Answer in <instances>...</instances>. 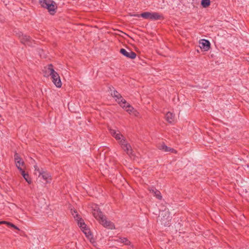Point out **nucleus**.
Returning <instances> with one entry per match:
<instances>
[{"label": "nucleus", "mask_w": 249, "mask_h": 249, "mask_svg": "<svg viewBox=\"0 0 249 249\" xmlns=\"http://www.w3.org/2000/svg\"><path fill=\"white\" fill-rule=\"evenodd\" d=\"M93 215L94 217L99 221L104 227L110 229H115L114 224L110 221L107 220L106 217L103 214V213L99 208L94 209L92 212Z\"/></svg>", "instance_id": "nucleus-1"}, {"label": "nucleus", "mask_w": 249, "mask_h": 249, "mask_svg": "<svg viewBox=\"0 0 249 249\" xmlns=\"http://www.w3.org/2000/svg\"><path fill=\"white\" fill-rule=\"evenodd\" d=\"M134 16L136 17H141L144 19H150L152 20H156L163 18L162 15L157 12H145L142 13L140 15H134Z\"/></svg>", "instance_id": "nucleus-2"}, {"label": "nucleus", "mask_w": 249, "mask_h": 249, "mask_svg": "<svg viewBox=\"0 0 249 249\" xmlns=\"http://www.w3.org/2000/svg\"><path fill=\"white\" fill-rule=\"evenodd\" d=\"M40 4L43 7L46 8L51 15L56 12L57 6L54 1L52 0H39Z\"/></svg>", "instance_id": "nucleus-3"}, {"label": "nucleus", "mask_w": 249, "mask_h": 249, "mask_svg": "<svg viewBox=\"0 0 249 249\" xmlns=\"http://www.w3.org/2000/svg\"><path fill=\"white\" fill-rule=\"evenodd\" d=\"M19 38L21 43L29 46H32L34 44V40L27 35L21 33L19 35Z\"/></svg>", "instance_id": "nucleus-4"}, {"label": "nucleus", "mask_w": 249, "mask_h": 249, "mask_svg": "<svg viewBox=\"0 0 249 249\" xmlns=\"http://www.w3.org/2000/svg\"><path fill=\"white\" fill-rule=\"evenodd\" d=\"M51 71L52 73H53L51 76L53 82L56 86V87L60 88L62 86V82L59 74L55 71Z\"/></svg>", "instance_id": "nucleus-5"}, {"label": "nucleus", "mask_w": 249, "mask_h": 249, "mask_svg": "<svg viewBox=\"0 0 249 249\" xmlns=\"http://www.w3.org/2000/svg\"><path fill=\"white\" fill-rule=\"evenodd\" d=\"M119 143L121 145L122 148L123 150L128 154L131 155L132 154V150L131 145L126 142V141L124 139H122L119 141Z\"/></svg>", "instance_id": "nucleus-6"}, {"label": "nucleus", "mask_w": 249, "mask_h": 249, "mask_svg": "<svg viewBox=\"0 0 249 249\" xmlns=\"http://www.w3.org/2000/svg\"><path fill=\"white\" fill-rule=\"evenodd\" d=\"M120 52L123 55L129 58L134 59L136 57V53L131 50L127 52L125 49L122 48L120 50Z\"/></svg>", "instance_id": "nucleus-7"}, {"label": "nucleus", "mask_w": 249, "mask_h": 249, "mask_svg": "<svg viewBox=\"0 0 249 249\" xmlns=\"http://www.w3.org/2000/svg\"><path fill=\"white\" fill-rule=\"evenodd\" d=\"M160 216H161V220L164 224H166V222H164L165 220L169 221L171 220V216L170 215V212L168 210H165L160 213Z\"/></svg>", "instance_id": "nucleus-8"}, {"label": "nucleus", "mask_w": 249, "mask_h": 249, "mask_svg": "<svg viewBox=\"0 0 249 249\" xmlns=\"http://www.w3.org/2000/svg\"><path fill=\"white\" fill-rule=\"evenodd\" d=\"M74 213H75L76 214L75 215H73V216L78 221V226L80 228H81V230H82L87 227L84 220L81 218H80L78 214L77 213V212L74 210Z\"/></svg>", "instance_id": "nucleus-9"}, {"label": "nucleus", "mask_w": 249, "mask_h": 249, "mask_svg": "<svg viewBox=\"0 0 249 249\" xmlns=\"http://www.w3.org/2000/svg\"><path fill=\"white\" fill-rule=\"evenodd\" d=\"M200 47L204 51H207L210 48L211 44L210 42L206 39H201L199 41Z\"/></svg>", "instance_id": "nucleus-10"}, {"label": "nucleus", "mask_w": 249, "mask_h": 249, "mask_svg": "<svg viewBox=\"0 0 249 249\" xmlns=\"http://www.w3.org/2000/svg\"><path fill=\"white\" fill-rule=\"evenodd\" d=\"M41 177L46 182H49L51 180V176L47 172L43 171L39 172L38 177Z\"/></svg>", "instance_id": "nucleus-11"}, {"label": "nucleus", "mask_w": 249, "mask_h": 249, "mask_svg": "<svg viewBox=\"0 0 249 249\" xmlns=\"http://www.w3.org/2000/svg\"><path fill=\"white\" fill-rule=\"evenodd\" d=\"M14 158L16 166L19 170H21V166L24 165V162L17 153L15 154Z\"/></svg>", "instance_id": "nucleus-12"}, {"label": "nucleus", "mask_w": 249, "mask_h": 249, "mask_svg": "<svg viewBox=\"0 0 249 249\" xmlns=\"http://www.w3.org/2000/svg\"><path fill=\"white\" fill-rule=\"evenodd\" d=\"M158 148L160 150H162L164 152H170L171 153H176V150L173 148H171L170 147L166 146L164 143L162 142L161 144H160L158 146Z\"/></svg>", "instance_id": "nucleus-13"}, {"label": "nucleus", "mask_w": 249, "mask_h": 249, "mask_svg": "<svg viewBox=\"0 0 249 249\" xmlns=\"http://www.w3.org/2000/svg\"><path fill=\"white\" fill-rule=\"evenodd\" d=\"M149 191L152 193L154 196L156 197L158 199L160 200L162 198L160 192L156 189L154 187H152L148 188Z\"/></svg>", "instance_id": "nucleus-14"}, {"label": "nucleus", "mask_w": 249, "mask_h": 249, "mask_svg": "<svg viewBox=\"0 0 249 249\" xmlns=\"http://www.w3.org/2000/svg\"><path fill=\"white\" fill-rule=\"evenodd\" d=\"M51 70L54 71L53 68V65L51 64H49L47 67H44V75L45 76H51L53 73H52Z\"/></svg>", "instance_id": "nucleus-15"}, {"label": "nucleus", "mask_w": 249, "mask_h": 249, "mask_svg": "<svg viewBox=\"0 0 249 249\" xmlns=\"http://www.w3.org/2000/svg\"><path fill=\"white\" fill-rule=\"evenodd\" d=\"M110 134L113 136L117 140H119L120 141L122 140V138H123V136L120 134V133H117L116 130L110 129L109 130Z\"/></svg>", "instance_id": "nucleus-16"}, {"label": "nucleus", "mask_w": 249, "mask_h": 249, "mask_svg": "<svg viewBox=\"0 0 249 249\" xmlns=\"http://www.w3.org/2000/svg\"><path fill=\"white\" fill-rule=\"evenodd\" d=\"M166 120L170 123H172L174 121V115L170 112L166 113L165 116Z\"/></svg>", "instance_id": "nucleus-17"}, {"label": "nucleus", "mask_w": 249, "mask_h": 249, "mask_svg": "<svg viewBox=\"0 0 249 249\" xmlns=\"http://www.w3.org/2000/svg\"><path fill=\"white\" fill-rule=\"evenodd\" d=\"M118 103L120 105L121 107H122L123 108H126V106L127 105H129L126 100L124 99H123L122 97L120 99V100H118Z\"/></svg>", "instance_id": "nucleus-18"}, {"label": "nucleus", "mask_w": 249, "mask_h": 249, "mask_svg": "<svg viewBox=\"0 0 249 249\" xmlns=\"http://www.w3.org/2000/svg\"><path fill=\"white\" fill-rule=\"evenodd\" d=\"M118 103L120 105L121 107H122L123 108H126V106L127 105H129L126 100L124 99H123L122 97L120 99V100H118Z\"/></svg>", "instance_id": "nucleus-19"}, {"label": "nucleus", "mask_w": 249, "mask_h": 249, "mask_svg": "<svg viewBox=\"0 0 249 249\" xmlns=\"http://www.w3.org/2000/svg\"><path fill=\"white\" fill-rule=\"evenodd\" d=\"M2 224H6L9 227H12L14 229H16V230H17L18 231L19 230V229H18V228L17 226H16V225H15L14 224H13L12 223H10V222H7V221H0V225H1Z\"/></svg>", "instance_id": "nucleus-20"}, {"label": "nucleus", "mask_w": 249, "mask_h": 249, "mask_svg": "<svg viewBox=\"0 0 249 249\" xmlns=\"http://www.w3.org/2000/svg\"><path fill=\"white\" fill-rule=\"evenodd\" d=\"M82 231L88 238L90 239L92 238V234L91 231L88 227H86L85 229L82 230Z\"/></svg>", "instance_id": "nucleus-21"}, {"label": "nucleus", "mask_w": 249, "mask_h": 249, "mask_svg": "<svg viewBox=\"0 0 249 249\" xmlns=\"http://www.w3.org/2000/svg\"><path fill=\"white\" fill-rule=\"evenodd\" d=\"M118 241V242L123 243L126 245H129L130 244V242L126 238H119Z\"/></svg>", "instance_id": "nucleus-22"}, {"label": "nucleus", "mask_w": 249, "mask_h": 249, "mask_svg": "<svg viewBox=\"0 0 249 249\" xmlns=\"http://www.w3.org/2000/svg\"><path fill=\"white\" fill-rule=\"evenodd\" d=\"M201 4L203 7L206 8L210 5V0H202Z\"/></svg>", "instance_id": "nucleus-23"}, {"label": "nucleus", "mask_w": 249, "mask_h": 249, "mask_svg": "<svg viewBox=\"0 0 249 249\" xmlns=\"http://www.w3.org/2000/svg\"><path fill=\"white\" fill-rule=\"evenodd\" d=\"M111 95L116 98L118 100H120L122 98V96L117 90H114L113 93H111Z\"/></svg>", "instance_id": "nucleus-24"}, {"label": "nucleus", "mask_w": 249, "mask_h": 249, "mask_svg": "<svg viewBox=\"0 0 249 249\" xmlns=\"http://www.w3.org/2000/svg\"><path fill=\"white\" fill-rule=\"evenodd\" d=\"M126 111L129 113H132L134 110V108L131 107L130 105H127L126 106V108H125Z\"/></svg>", "instance_id": "nucleus-25"}, {"label": "nucleus", "mask_w": 249, "mask_h": 249, "mask_svg": "<svg viewBox=\"0 0 249 249\" xmlns=\"http://www.w3.org/2000/svg\"><path fill=\"white\" fill-rule=\"evenodd\" d=\"M26 180V181L29 183V184H31V182H32V179L31 178H30L29 176V174H27V176H25L24 177H23Z\"/></svg>", "instance_id": "nucleus-26"}, {"label": "nucleus", "mask_w": 249, "mask_h": 249, "mask_svg": "<svg viewBox=\"0 0 249 249\" xmlns=\"http://www.w3.org/2000/svg\"><path fill=\"white\" fill-rule=\"evenodd\" d=\"M34 168H35V171L36 172H38V174L39 173V172H40L41 171V170H40L39 167L36 165H35L34 166Z\"/></svg>", "instance_id": "nucleus-27"}, {"label": "nucleus", "mask_w": 249, "mask_h": 249, "mask_svg": "<svg viewBox=\"0 0 249 249\" xmlns=\"http://www.w3.org/2000/svg\"><path fill=\"white\" fill-rule=\"evenodd\" d=\"M20 171L21 174L24 177L26 176H27L28 173H26L21 168V170H19Z\"/></svg>", "instance_id": "nucleus-28"}, {"label": "nucleus", "mask_w": 249, "mask_h": 249, "mask_svg": "<svg viewBox=\"0 0 249 249\" xmlns=\"http://www.w3.org/2000/svg\"><path fill=\"white\" fill-rule=\"evenodd\" d=\"M135 116L137 115V114H138V112L134 109V110L132 112Z\"/></svg>", "instance_id": "nucleus-29"}]
</instances>
